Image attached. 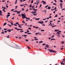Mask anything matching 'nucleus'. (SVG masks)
Segmentation results:
<instances>
[{"label": "nucleus", "mask_w": 65, "mask_h": 65, "mask_svg": "<svg viewBox=\"0 0 65 65\" xmlns=\"http://www.w3.org/2000/svg\"><path fill=\"white\" fill-rule=\"evenodd\" d=\"M38 23H39V24H42V23H43V21H40L39 22H38Z\"/></svg>", "instance_id": "7ed1b4c3"}, {"label": "nucleus", "mask_w": 65, "mask_h": 65, "mask_svg": "<svg viewBox=\"0 0 65 65\" xmlns=\"http://www.w3.org/2000/svg\"><path fill=\"white\" fill-rule=\"evenodd\" d=\"M14 10V9H12V10H11V11H13V10Z\"/></svg>", "instance_id": "473e14b6"}, {"label": "nucleus", "mask_w": 65, "mask_h": 65, "mask_svg": "<svg viewBox=\"0 0 65 65\" xmlns=\"http://www.w3.org/2000/svg\"><path fill=\"white\" fill-rule=\"evenodd\" d=\"M21 15L22 16V18L24 19L25 18H26V16H25V15L24 14H21Z\"/></svg>", "instance_id": "f03ea898"}, {"label": "nucleus", "mask_w": 65, "mask_h": 65, "mask_svg": "<svg viewBox=\"0 0 65 65\" xmlns=\"http://www.w3.org/2000/svg\"><path fill=\"white\" fill-rule=\"evenodd\" d=\"M40 34V33H36L35 34H36V35H37L38 34Z\"/></svg>", "instance_id": "412c9836"}, {"label": "nucleus", "mask_w": 65, "mask_h": 65, "mask_svg": "<svg viewBox=\"0 0 65 65\" xmlns=\"http://www.w3.org/2000/svg\"><path fill=\"white\" fill-rule=\"evenodd\" d=\"M22 22L23 23H24V24H25V21H23Z\"/></svg>", "instance_id": "c9c22d12"}, {"label": "nucleus", "mask_w": 65, "mask_h": 65, "mask_svg": "<svg viewBox=\"0 0 65 65\" xmlns=\"http://www.w3.org/2000/svg\"><path fill=\"white\" fill-rule=\"evenodd\" d=\"M31 7H32V8H34V7H33V6H32Z\"/></svg>", "instance_id": "c03bdc74"}, {"label": "nucleus", "mask_w": 65, "mask_h": 65, "mask_svg": "<svg viewBox=\"0 0 65 65\" xmlns=\"http://www.w3.org/2000/svg\"><path fill=\"white\" fill-rule=\"evenodd\" d=\"M41 31H44V30H41Z\"/></svg>", "instance_id": "69168bd1"}, {"label": "nucleus", "mask_w": 65, "mask_h": 65, "mask_svg": "<svg viewBox=\"0 0 65 65\" xmlns=\"http://www.w3.org/2000/svg\"><path fill=\"white\" fill-rule=\"evenodd\" d=\"M33 3V0H32V1H31V3Z\"/></svg>", "instance_id": "f704fd0d"}, {"label": "nucleus", "mask_w": 65, "mask_h": 65, "mask_svg": "<svg viewBox=\"0 0 65 65\" xmlns=\"http://www.w3.org/2000/svg\"><path fill=\"white\" fill-rule=\"evenodd\" d=\"M48 6V5H47L46 6H45V8H46V7H47Z\"/></svg>", "instance_id": "a18cd8bd"}, {"label": "nucleus", "mask_w": 65, "mask_h": 65, "mask_svg": "<svg viewBox=\"0 0 65 65\" xmlns=\"http://www.w3.org/2000/svg\"><path fill=\"white\" fill-rule=\"evenodd\" d=\"M56 25H55L52 26V28H53L54 27H56Z\"/></svg>", "instance_id": "b1692460"}, {"label": "nucleus", "mask_w": 65, "mask_h": 65, "mask_svg": "<svg viewBox=\"0 0 65 65\" xmlns=\"http://www.w3.org/2000/svg\"><path fill=\"white\" fill-rule=\"evenodd\" d=\"M17 30H23V29H17Z\"/></svg>", "instance_id": "1a4fd4ad"}, {"label": "nucleus", "mask_w": 65, "mask_h": 65, "mask_svg": "<svg viewBox=\"0 0 65 65\" xmlns=\"http://www.w3.org/2000/svg\"><path fill=\"white\" fill-rule=\"evenodd\" d=\"M43 4H46V3H45V2H44V3H43Z\"/></svg>", "instance_id": "e433bc0d"}, {"label": "nucleus", "mask_w": 65, "mask_h": 65, "mask_svg": "<svg viewBox=\"0 0 65 65\" xmlns=\"http://www.w3.org/2000/svg\"><path fill=\"white\" fill-rule=\"evenodd\" d=\"M56 9H57V8L56 7H55V8L54 9V10H56Z\"/></svg>", "instance_id": "864d4df0"}, {"label": "nucleus", "mask_w": 65, "mask_h": 65, "mask_svg": "<svg viewBox=\"0 0 65 65\" xmlns=\"http://www.w3.org/2000/svg\"><path fill=\"white\" fill-rule=\"evenodd\" d=\"M4 30H5V31L6 30H7V28H4Z\"/></svg>", "instance_id": "cd10ccee"}, {"label": "nucleus", "mask_w": 65, "mask_h": 65, "mask_svg": "<svg viewBox=\"0 0 65 65\" xmlns=\"http://www.w3.org/2000/svg\"><path fill=\"white\" fill-rule=\"evenodd\" d=\"M4 32L5 33H7V31H5Z\"/></svg>", "instance_id": "052dcab7"}, {"label": "nucleus", "mask_w": 65, "mask_h": 65, "mask_svg": "<svg viewBox=\"0 0 65 65\" xmlns=\"http://www.w3.org/2000/svg\"><path fill=\"white\" fill-rule=\"evenodd\" d=\"M2 12L1 11V10H0V15H2Z\"/></svg>", "instance_id": "20e7f679"}, {"label": "nucleus", "mask_w": 65, "mask_h": 65, "mask_svg": "<svg viewBox=\"0 0 65 65\" xmlns=\"http://www.w3.org/2000/svg\"><path fill=\"white\" fill-rule=\"evenodd\" d=\"M33 27L34 28H36V29H38V28H39V27H35V26H33Z\"/></svg>", "instance_id": "39448f33"}, {"label": "nucleus", "mask_w": 65, "mask_h": 65, "mask_svg": "<svg viewBox=\"0 0 65 65\" xmlns=\"http://www.w3.org/2000/svg\"><path fill=\"white\" fill-rule=\"evenodd\" d=\"M65 63H63L62 65H65Z\"/></svg>", "instance_id": "6e6d98bb"}, {"label": "nucleus", "mask_w": 65, "mask_h": 65, "mask_svg": "<svg viewBox=\"0 0 65 65\" xmlns=\"http://www.w3.org/2000/svg\"><path fill=\"white\" fill-rule=\"evenodd\" d=\"M62 4H63V3H60V7H61V6H62Z\"/></svg>", "instance_id": "9d476101"}, {"label": "nucleus", "mask_w": 65, "mask_h": 65, "mask_svg": "<svg viewBox=\"0 0 65 65\" xmlns=\"http://www.w3.org/2000/svg\"><path fill=\"white\" fill-rule=\"evenodd\" d=\"M33 10H35V11H36V10H38L37 9H36L35 8H34Z\"/></svg>", "instance_id": "4468645a"}, {"label": "nucleus", "mask_w": 65, "mask_h": 65, "mask_svg": "<svg viewBox=\"0 0 65 65\" xmlns=\"http://www.w3.org/2000/svg\"><path fill=\"white\" fill-rule=\"evenodd\" d=\"M27 34H31V33H28Z\"/></svg>", "instance_id": "8fccbe9b"}, {"label": "nucleus", "mask_w": 65, "mask_h": 65, "mask_svg": "<svg viewBox=\"0 0 65 65\" xmlns=\"http://www.w3.org/2000/svg\"><path fill=\"white\" fill-rule=\"evenodd\" d=\"M33 15H37V14L34 13Z\"/></svg>", "instance_id": "2f4dec72"}, {"label": "nucleus", "mask_w": 65, "mask_h": 65, "mask_svg": "<svg viewBox=\"0 0 65 65\" xmlns=\"http://www.w3.org/2000/svg\"><path fill=\"white\" fill-rule=\"evenodd\" d=\"M14 25L15 26H17V25L15 24H14Z\"/></svg>", "instance_id": "bf43d9fd"}, {"label": "nucleus", "mask_w": 65, "mask_h": 65, "mask_svg": "<svg viewBox=\"0 0 65 65\" xmlns=\"http://www.w3.org/2000/svg\"><path fill=\"white\" fill-rule=\"evenodd\" d=\"M38 40V39H35V40Z\"/></svg>", "instance_id": "ea45409f"}, {"label": "nucleus", "mask_w": 65, "mask_h": 65, "mask_svg": "<svg viewBox=\"0 0 65 65\" xmlns=\"http://www.w3.org/2000/svg\"><path fill=\"white\" fill-rule=\"evenodd\" d=\"M10 15H9V14H8V15H7V17H9V16H10Z\"/></svg>", "instance_id": "58836bf2"}, {"label": "nucleus", "mask_w": 65, "mask_h": 65, "mask_svg": "<svg viewBox=\"0 0 65 65\" xmlns=\"http://www.w3.org/2000/svg\"><path fill=\"white\" fill-rule=\"evenodd\" d=\"M1 33V34H2L3 33V34H4V31H2Z\"/></svg>", "instance_id": "72a5a7b5"}, {"label": "nucleus", "mask_w": 65, "mask_h": 65, "mask_svg": "<svg viewBox=\"0 0 65 65\" xmlns=\"http://www.w3.org/2000/svg\"><path fill=\"white\" fill-rule=\"evenodd\" d=\"M45 46L46 47H47V48H48L49 47V46H48V45L47 44Z\"/></svg>", "instance_id": "423d86ee"}, {"label": "nucleus", "mask_w": 65, "mask_h": 65, "mask_svg": "<svg viewBox=\"0 0 65 65\" xmlns=\"http://www.w3.org/2000/svg\"><path fill=\"white\" fill-rule=\"evenodd\" d=\"M65 10V8H62V10Z\"/></svg>", "instance_id": "bb28decb"}, {"label": "nucleus", "mask_w": 65, "mask_h": 65, "mask_svg": "<svg viewBox=\"0 0 65 65\" xmlns=\"http://www.w3.org/2000/svg\"><path fill=\"white\" fill-rule=\"evenodd\" d=\"M14 19V17H13V18H12L11 19L12 20H13V19Z\"/></svg>", "instance_id": "37998d69"}, {"label": "nucleus", "mask_w": 65, "mask_h": 65, "mask_svg": "<svg viewBox=\"0 0 65 65\" xmlns=\"http://www.w3.org/2000/svg\"><path fill=\"white\" fill-rule=\"evenodd\" d=\"M60 2H61V3H62L63 2V1H62V0H60Z\"/></svg>", "instance_id": "7c9ffc66"}, {"label": "nucleus", "mask_w": 65, "mask_h": 65, "mask_svg": "<svg viewBox=\"0 0 65 65\" xmlns=\"http://www.w3.org/2000/svg\"><path fill=\"white\" fill-rule=\"evenodd\" d=\"M27 48H28V49H30V48H30V47L29 46H28L27 47Z\"/></svg>", "instance_id": "f3484780"}, {"label": "nucleus", "mask_w": 65, "mask_h": 65, "mask_svg": "<svg viewBox=\"0 0 65 65\" xmlns=\"http://www.w3.org/2000/svg\"><path fill=\"white\" fill-rule=\"evenodd\" d=\"M6 24H7V23H4V24L3 25V26H5L6 25Z\"/></svg>", "instance_id": "6ab92c4d"}, {"label": "nucleus", "mask_w": 65, "mask_h": 65, "mask_svg": "<svg viewBox=\"0 0 65 65\" xmlns=\"http://www.w3.org/2000/svg\"><path fill=\"white\" fill-rule=\"evenodd\" d=\"M36 12H37L36 11H34V13H36Z\"/></svg>", "instance_id": "e2e57ef3"}, {"label": "nucleus", "mask_w": 65, "mask_h": 65, "mask_svg": "<svg viewBox=\"0 0 65 65\" xmlns=\"http://www.w3.org/2000/svg\"><path fill=\"white\" fill-rule=\"evenodd\" d=\"M46 45L45 44H42V45Z\"/></svg>", "instance_id": "09e8293b"}, {"label": "nucleus", "mask_w": 65, "mask_h": 65, "mask_svg": "<svg viewBox=\"0 0 65 65\" xmlns=\"http://www.w3.org/2000/svg\"><path fill=\"white\" fill-rule=\"evenodd\" d=\"M49 18H50V19H51V18H52V16H51L50 17H49Z\"/></svg>", "instance_id": "13d9d810"}, {"label": "nucleus", "mask_w": 65, "mask_h": 65, "mask_svg": "<svg viewBox=\"0 0 65 65\" xmlns=\"http://www.w3.org/2000/svg\"><path fill=\"white\" fill-rule=\"evenodd\" d=\"M58 17V15H56L55 17V18H57Z\"/></svg>", "instance_id": "c85d7f7f"}, {"label": "nucleus", "mask_w": 65, "mask_h": 65, "mask_svg": "<svg viewBox=\"0 0 65 65\" xmlns=\"http://www.w3.org/2000/svg\"><path fill=\"white\" fill-rule=\"evenodd\" d=\"M20 12H21V11H18V12L17 11V14H20Z\"/></svg>", "instance_id": "6e6552de"}, {"label": "nucleus", "mask_w": 65, "mask_h": 65, "mask_svg": "<svg viewBox=\"0 0 65 65\" xmlns=\"http://www.w3.org/2000/svg\"><path fill=\"white\" fill-rule=\"evenodd\" d=\"M54 31L55 32H56V31H57V29H55L54 30Z\"/></svg>", "instance_id": "680f3d73"}, {"label": "nucleus", "mask_w": 65, "mask_h": 65, "mask_svg": "<svg viewBox=\"0 0 65 65\" xmlns=\"http://www.w3.org/2000/svg\"><path fill=\"white\" fill-rule=\"evenodd\" d=\"M7 31H8L9 32H11V30L10 29H8L7 30Z\"/></svg>", "instance_id": "0eeeda50"}, {"label": "nucleus", "mask_w": 65, "mask_h": 65, "mask_svg": "<svg viewBox=\"0 0 65 65\" xmlns=\"http://www.w3.org/2000/svg\"><path fill=\"white\" fill-rule=\"evenodd\" d=\"M53 5H57V4L56 3H53Z\"/></svg>", "instance_id": "a19ab883"}, {"label": "nucleus", "mask_w": 65, "mask_h": 65, "mask_svg": "<svg viewBox=\"0 0 65 65\" xmlns=\"http://www.w3.org/2000/svg\"><path fill=\"white\" fill-rule=\"evenodd\" d=\"M48 9H51V7H50V6H49V7H48Z\"/></svg>", "instance_id": "aec40b11"}, {"label": "nucleus", "mask_w": 65, "mask_h": 65, "mask_svg": "<svg viewBox=\"0 0 65 65\" xmlns=\"http://www.w3.org/2000/svg\"><path fill=\"white\" fill-rule=\"evenodd\" d=\"M28 29H29V30H31V28L30 27H29L28 28Z\"/></svg>", "instance_id": "79ce46f5"}, {"label": "nucleus", "mask_w": 65, "mask_h": 65, "mask_svg": "<svg viewBox=\"0 0 65 65\" xmlns=\"http://www.w3.org/2000/svg\"><path fill=\"white\" fill-rule=\"evenodd\" d=\"M18 27H20V28H22V26H20L19 25H18Z\"/></svg>", "instance_id": "4c0bfd02"}, {"label": "nucleus", "mask_w": 65, "mask_h": 65, "mask_svg": "<svg viewBox=\"0 0 65 65\" xmlns=\"http://www.w3.org/2000/svg\"><path fill=\"white\" fill-rule=\"evenodd\" d=\"M23 2H24V1H26V0H21L20 1L21 2H22V1H23Z\"/></svg>", "instance_id": "ddd939ff"}, {"label": "nucleus", "mask_w": 65, "mask_h": 65, "mask_svg": "<svg viewBox=\"0 0 65 65\" xmlns=\"http://www.w3.org/2000/svg\"><path fill=\"white\" fill-rule=\"evenodd\" d=\"M57 34H61V33H59V32H57Z\"/></svg>", "instance_id": "5701e85b"}, {"label": "nucleus", "mask_w": 65, "mask_h": 65, "mask_svg": "<svg viewBox=\"0 0 65 65\" xmlns=\"http://www.w3.org/2000/svg\"><path fill=\"white\" fill-rule=\"evenodd\" d=\"M17 3V0H16V1H15V4H16V3Z\"/></svg>", "instance_id": "c756f323"}, {"label": "nucleus", "mask_w": 65, "mask_h": 65, "mask_svg": "<svg viewBox=\"0 0 65 65\" xmlns=\"http://www.w3.org/2000/svg\"><path fill=\"white\" fill-rule=\"evenodd\" d=\"M11 24L12 25H13V23L12 22L11 23Z\"/></svg>", "instance_id": "3c124183"}, {"label": "nucleus", "mask_w": 65, "mask_h": 65, "mask_svg": "<svg viewBox=\"0 0 65 65\" xmlns=\"http://www.w3.org/2000/svg\"><path fill=\"white\" fill-rule=\"evenodd\" d=\"M24 32V31H20V32Z\"/></svg>", "instance_id": "0e129e2a"}, {"label": "nucleus", "mask_w": 65, "mask_h": 65, "mask_svg": "<svg viewBox=\"0 0 65 65\" xmlns=\"http://www.w3.org/2000/svg\"><path fill=\"white\" fill-rule=\"evenodd\" d=\"M48 50L50 52H51V53H52V52H53V53H55L57 52V51H54L53 50H50L49 49H48Z\"/></svg>", "instance_id": "f257e3e1"}, {"label": "nucleus", "mask_w": 65, "mask_h": 65, "mask_svg": "<svg viewBox=\"0 0 65 65\" xmlns=\"http://www.w3.org/2000/svg\"><path fill=\"white\" fill-rule=\"evenodd\" d=\"M65 42H64V41H62V42H61V44H64V43Z\"/></svg>", "instance_id": "a211bd4d"}, {"label": "nucleus", "mask_w": 65, "mask_h": 65, "mask_svg": "<svg viewBox=\"0 0 65 65\" xmlns=\"http://www.w3.org/2000/svg\"><path fill=\"white\" fill-rule=\"evenodd\" d=\"M40 20V19L39 18H35V20Z\"/></svg>", "instance_id": "f8f14e48"}, {"label": "nucleus", "mask_w": 65, "mask_h": 65, "mask_svg": "<svg viewBox=\"0 0 65 65\" xmlns=\"http://www.w3.org/2000/svg\"><path fill=\"white\" fill-rule=\"evenodd\" d=\"M54 36H54V35H53L52 36V38H53V37H54Z\"/></svg>", "instance_id": "5fc2aeb1"}, {"label": "nucleus", "mask_w": 65, "mask_h": 65, "mask_svg": "<svg viewBox=\"0 0 65 65\" xmlns=\"http://www.w3.org/2000/svg\"><path fill=\"white\" fill-rule=\"evenodd\" d=\"M25 19H28V20H30V18H27V17H25Z\"/></svg>", "instance_id": "4be33fe9"}, {"label": "nucleus", "mask_w": 65, "mask_h": 65, "mask_svg": "<svg viewBox=\"0 0 65 65\" xmlns=\"http://www.w3.org/2000/svg\"><path fill=\"white\" fill-rule=\"evenodd\" d=\"M32 6V5L31 4L29 6V7H31Z\"/></svg>", "instance_id": "603ef678"}, {"label": "nucleus", "mask_w": 65, "mask_h": 65, "mask_svg": "<svg viewBox=\"0 0 65 65\" xmlns=\"http://www.w3.org/2000/svg\"><path fill=\"white\" fill-rule=\"evenodd\" d=\"M46 20V19H43V20Z\"/></svg>", "instance_id": "774afa93"}, {"label": "nucleus", "mask_w": 65, "mask_h": 65, "mask_svg": "<svg viewBox=\"0 0 65 65\" xmlns=\"http://www.w3.org/2000/svg\"><path fill=\"white\" fill-rule=\"evenodd\" d=\"M23 36H27V35H23Z\"/></svg>", "instance_id": "338daca9"}, {"label": "nucleus", "mask_w": 65, "mask_h": 65, "mask_svg": "<svg viewBox=\"0 0 65 65\" xmlns=\"http://www.w3.org/2000/svg\"><path fill=\"white\" fill-rule=\"evenodd\" d=\"M43 42V41H41L39 42V43H42Z\"/></svg>", "instance_id": "2eb2a0df"}, {"label": "nucleus", "mask_w": 65, "mask_h": 65, "mask_svg": "<svg viewBox=\"0 0 65 65\" xmlns=\"http://www.w3.org/2000/svg\"><path fill=\"white\" fill-rule=\"evenodd\" d=\"M27 32H29V30H28V29H27Z\"/></svg>", "instance_id": "de8ad7c7"}, {"label": "nucleus", "mask_w": 65, "mask_h": 65, "mask_svg": "<svg viewBox=\"0 0 65 65\" xmlns=\"http://www.w3.org/2000/svg\"><path fill=\"white\" fill-rule=\"evenodd\" d=\"M25 41H28V40L27 39H26Z\"/></svg>", "instance_id": "4d7b16f0"}, {"label": "nucleus", "mask_w": 65, "mask_h": 65, "mask_svg": "<svg viewBox=\"0 0 65 65\" xmlns=\"http://www.w3.org/2000/svg\"><path fill=\"white\" fill-rule=\"evenodd\" d=\"M50 25H51V26H53V25H52V23L50 22Z\"/></svg>", "instance_id": "a878e982"}, {"label": "nucleus", "mask_w": 65, "mask_h": 65, "mask_svg": "<svg viewBox=\"0 0 65 65\" xmlns=\"http://www.w3.org/2000/svg\"><path fill=\"white\" fill-rule=\"evenodd\" d=\"M22 10H25V9H24V8H22Z\"/></svg>", "instance_id": "49530a36"}, {"label": "nucleus", "mask_w": 65, "mask_h": 65, "mask_svg": "<svg viewBox=\"0 0 65 65\" xmlns=\"http://www.w3.org/2000/svg\"><path fill=\"white\" fill-rule=\"evenodd\" d=\"M8 25V26H9V27H11V26H12L10 25H9L8 24H7Z\"/></svg>", "instance_id": "9b49d317"}, {"label": "nucleus", "mask_w": 65, "mask_h": 65, "mask_svg": "<svg viewBox=\"0 0 65 65\" xmlns=\"http://www.w3.org/2000/svg\"><path fill=\"white\" fill-rule=\"evenodd\" d=\"M15 24H17V25H20V24L18 23V22H17V23H15Z\"/></svg>", "instance_id": "393cba45"}, {"label": "nucleus", "mask_w": 65, "mask_h": 65, "mask_svg": "<svg viewBox=\"0 0 65 65\" xmlns=\"http://www.w3.org/2000/svg\"><path fill=\"white\" fill-rule=\"evenodd\" d=\"M25 5L24 4H23L22 5H20V6H21L22 7L23 6H24Z\"/></svg>", "instance_id": "dca6fc26"}]
</instances>
